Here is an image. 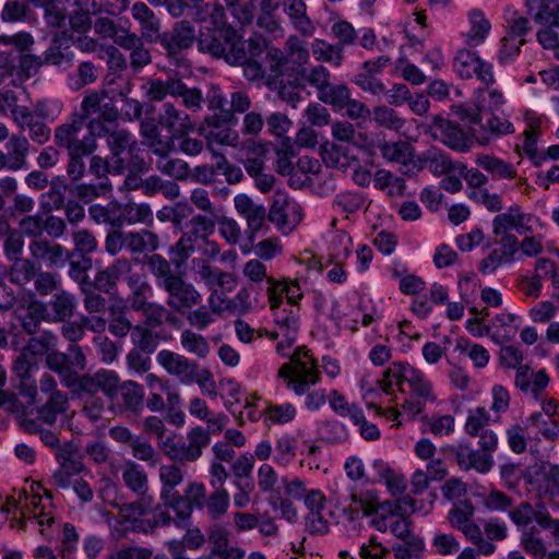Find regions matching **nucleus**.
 <instances>
[{
    "label": "nucleus",
    "mask_w": 559,
    "mask_h": 559,
    "mask_svg": "<svg viewBox=\"0 0 559 559\" xmlns=\"http://www.w3.org/2000/svg\"><path fill=\"white\" fill-rule=\"evenodd\" d=\"M388 376L408 384L409 396L405 400L402 408L409 419L423 413L428 402L432 403L437 400L431 381L421 370L408 364L393 362L388 368Z\"/></svg>",
    "instance_id": "1"
},
{
    "label": "nucleus",
    "mask_w": 559,
    "mask_h": 559,
    "mask_svg": "<svg viewBox=\"0 0 559 559\" xmlns=\"http://www.w3.org/2000/svg\"><path fill=\"white\" fill-rule=\"evenodd\" d=\"M277 377L283 379L287 389L297 395H304L310 386L321 380V372L313 354L305 346L297 347L288 362L281 366Z\"/></svg>",
    "instance_id": "2"
},
{
    "label": "nucleus",
    "mask_w": 559,
    "mask_h": 559,
    "mask_svg": "<svg viewBox=\"0 0 559 559\" xmlns=\"http://www.w3.org/2000/svg\"><path fill=\"white\" fill-rule=\"evenodd\" d=\"M211 438L204 427L195 426L186 436V440H176V435L160 444V451L171 461L181 464L195 463L203 455V450L210 444Z\"/></svg>",
    "instance_id": "3"
},
{
    "label": "nucleus",
    "mask_w": 559,
    "mask_h": 559,
    "mask_svg": "<svg viewBox=\"0 0 559 559\" xmlns=\"http://www.w3.org/2000/svg\"><path fill=\"white\" fill-rule=\"evenodd\" d=\"M157 364L171 377L178 378L182 383H197L205 386L213 382L212 373L206 368H200L199 364L183 354L170 349H162L156 356Z\"/></svg>",
    "instance_id": "4"
},
{
    "label": "nucleus",
    "mask_w": 559,
    "mask_h": 559,
    "mask_svg": "<svg viewBox=\"0 0 559 559\" xmlns=\"http://www.w3.org/2000/svg\"><path fill=\"white\" fill-rule=\"evenodd\" d=\"M524 479L543 507L544 502H548L559 508V465L542 463L527 471Z\"/></svg>",
    "instance_id": "5"
},
{
    "label": "nucleus",
    "mask_w": 559,
    "mask_h": 559,
    "mask_svg": "<svg viewBox=\"0 0 559 559\" xmlns=\"http://www.w3.org/2000/svg\"><path fill=\"white\" fill-rule=\"evenodd\" d=\"M271 223L283 234L292 233L302 219V209L285 192L276 191L267 214Z\"/></svg>",
    "instance_id": "6"
},
{
    "label": "nucleus",
    "mask_w": 559,
    "mask_h": 559,
    "mask_svg": "<svg viewBox=\"0 0 559 559\" xmlns=\"http://www.w3.org/2000/svg\"><path fill=\"white\" fill-rule=\"evenodd\" d=\"M535 225L543 226L533 214L525 213L520 205L513 204L493 218L492 230L497 236H510L509 233L512 230L519 235H526L535 233Z\"/></svg>",
    "instance_id": "7"
},
{
    "label": "nucleus",
    "mask_w": 559,
    "mask_h": 559,
    "mask_svg": "<svg viewBox=\"0 0 559 559\" xmlns=\"http://www.w3.org/2000/svg\"><path fill=\"white\" fill-rule=\"evenodd\" d=\"M428 132L435 140L457 152H467L472 148L473 140L454 123L439 115L435 116L427 127Z\"/></svg>",
    "instance_id": "8"
},
{
    "label": "nucleus",
    "mask_w": 559,
    "mask_h": 559,
    "mask_svg": "<svg viewBox=\"0 0 559 559\" xmlns=\"http://www.w3.org/2000/svg\"><path fill=\"white\" fill-rule=\"evenodd\" d=\"M162 288L167 293V306L179 313L191 310L200 304L202 298L199 290L179 275L170 278Z\"/></svg>",
    "instance_id": "9"
},
{
    "label": "nucleus",
    "mask_w": 559,
    "mask_h": 559,
    "mask_svg": "<svg viewBox=\"0 0 559 559\" xmlns=\"http://www.w3.org/2000/svg\"><path fill=\"white\" fill-rule=\"evenodd\" d=\"M151 296V285L131 290L128 297L130 307L134 311L141 312L148 322L155 325H160L165 321L173 323L175 320L174 314L163 305L150 301Z\"/></svg>",
    "instance_id": "10"
},
{
    "label": "nucleus",
    "mask_w": 559,
    "mask_h": 559,
    "mask_svg": "<svg viewBox=\"0 0 559 559\" xmlns=\"http://www.w3.org/2000/svg\"><path fill=\"white\" fill-rule=\"evenodd\" d=\"M84 119L76 117L72 121L59 126L55 131V143L66 147L68 153L82 152L94 153L96 143L93 139H80L79 135L83 130Z\"/></svg>",
    "instance_id": "11"
},
{
    "label": "nucleus",
    "mask_w": 559,
    "mask_h": 559,
    "mask_svg": "<svg viewBox=\"0 0 559 559\" xmlns=\"http://www.w3.org/2000/svg\"><path fill=\"white\" fill-rule=\"evenodd\" d=\"M236 212L245 218L248 239L252 242L263 228H266V210L255 203L248 194L239 193L234 197Z\"/></svg>",
    "instance_id": "12"
},
{
    "label": "nucleus",
    "mask_w": 559,
    "mask_h": 559,
    "mask_svg": "<svg viewBox=\"0 0 559 559\" xmlns=\"http://www.w3.org/2000/svg\"><path fill=\"white\" fill-rule=\"evenodd\" d=\"M192 271L202 281L209 290L231 292L237 284V277L233 272L223 271L212 266L204 259H193L191 261Z\"/></svg>",
    "instance_id": "13"
},
{
    "label": "nucleus",
    "mask_w": 559,
    "mask_h": 559,
    "mask_svg": "<svg viewBox=\"0 0 559 559\" xmlns=\"http://www.w3.org/2000/svg\"><path fill=\"white\" fill-rule=\"evenodd\" d=\"M158 124L170 134L167 139L174 142L176 136L190 133L195 129L191 117L173 103L163 105L158 112Z\"/></svg>",
    "instance_id": "14"
},
{
    "label": "nucleus",
    "mask_w": 559,
    "mask_h": 559,
    "mask_svg": "<svg viewBox=\"0 0 559 559\" xmlns=\"http://www.w3.org/2000/svg\"><path fill=\"white\" fill-rule=\"evenodd\" d=\"M472 121L479 124L478 128L473 129V136L483 146L490 144L500 136L515 132V128L509 119L495 114L483 122L478 112Z\"/></svg>",
    "instance_id": "15"
},
{
    "label": "nucleus",
    "mask_w": 559,
    "mask_h": 559,
    "mask_svg": "<svg viewBox=\"0 0 559 559\" xmlns=\"http://www.w3.org/2000/svg\"><path fill=\"white\" fill-rule=\"evenodd\" d=\"M28 250L34 261L48 267H61L70 257L63 246L44 238L32 240Z\"/></svg>",
    "instance_id": "16"
},
{
    "label": "nucleus",
    "mask_w": 559,
    "mask_h": 559,
    "mask_svg": "<svg viewBox=\"0 0 559 559\" xmlns=\"http://www.w3.org/2000/svg\"><path fill=\"white\" fill-rule=\"evenodd\" d=\"M81 111L83 119L97 116L100 120L114 122L119 117L112 100L108 98L107 92L104 90L87 94L81 103Z\"/></svg>",
    "instance_id": "17"
},
{
    "label": "nucleus",
    "mask_w": 559,
    "mask_h": 559,
    "mask_svg": "<svg viewBox=\"0 0 559 559\" xmlns=\"http://www.w3.org/2000/svg\"><path fill=\"white\" fill-rule=\"evenodd\" d=\"M284 62L288 76L300 75L305 73L306 66L310 62V52L308 43L296 35H290L285 44Z\"/></svg>",
    "instance_id": "18"
},
{
    "label": "nucleus",
    "mask_w": 559,
    "mask_h": 559,
    "mask_svg": "<svg viewBox=\"0 0 559 559\" xmlns=\"http://www.w3.org/2000/svg\"><path fill=\"white\" fill-rule=\"evenodd\" d=\"M206 537L212 545L211 551L207 554L210 559H243L246 551L237 546H229V533L221 524L214 523L209 526Z\"/></svg>",
    "instance_id": "19"
},
{
    "label": "nucleus",
    "mask_w": 559,
    "mask_h": 559,
    "mask_svg": "<svg viewBox=\"0 0 559 559\" xmlns=\"http://www.w3.org/2000/svg\"><path fill=\"white\" fill-rule=\"evenodd\" d=\"M382 507H386L388 512L392 515H400L390 525L392 534L401 539L409 538L412 534L411 522L406 515L415 511L416 500L411 496H404L392 503L386 502Z\"/></svg>",
    "instance_id": "20"
},
{
    "label": "nucleus",
    "mask_w": 559,
    "mask_h": 559,
    "mask_svg": "<svg viewBox=\"0 0 559 559\" xmlns=\"http://www.w3.org/2000/svg\"><path fill=\"white\" fill-rule=\"evenodd\" d=\"M511 522L520 530L530 528L533 521H536L539 527L550 530L548 520H555L550 513L543 507V510H535L528 501H522L509 511Z\"/></svg>",
    "instance_id": "21"
},
{
    "label": "nucleus",
    "mask_w": 559,
    "mask_h": 559,
    "mask_svg": "<svg viewBox=\"0 0 559 559\" xmlns=\"http://www.w3.org/2000/svg\"><path fill=\"white\" fill-rule=\"evenodd\" d=\"M455 459L460 468L464 471L475 469L486 474L493 466L492 455L475 450L467 443H460L455 449Z\"/></svg>",
    "instance_id": "22"
},
{
    "label": "nucleus",
    "mask_w": 559,
    "mask_h": 559,
    "mask_svg": "<svg viewBox=\"0 0 559 559\" xmlns=\"http://www.w3.org/2000/svg\"><path fill=\"white\" fill-rule=\"evenodd\" d=\"M491 31V23L480 9L467 12V26L463 33L464 43L469 48L483 45Z\"/></svg>",
    "instance_id": "23"
},
{
    "label": "nucleus",
    "mask_w": 559,
    "mask_h": 559,
    "mask_svg": "<svg viewBox=\"0 0 559 559\" xmlns=\"http://www.w3.org/2000/svg\"><path fill=\"white\" fill-rule=\"evenodd\" d=\"M549 377L544 369L534 371L528 366L518 368L514 377V385L523 393H531L538 399L548 386Z\"/></svg>",
    "instance_id": "24"
},
{
    "label": "nucleus",
    "mask_w": 559,
    "mask_h": 559,
    "mask_svg": "<svg viewBox=\"0 0 559 559\" xmlns=\"http://www.w3.org/2000/svg\"><path fill=\"white\" fill-rule=\"evenodd\" d=\"M175 150V142H171L169 148L163 153H153L152 155L155 159L154 162L155 168L176 180H186L191 173L189 164L182 158L170 157L171 152Z\"/></svg>",
    "instance_id": "25"
},
{
    "label": "nucleus",
    "mask_w": 559,
    "mask_h": 559,
    "mask_svg": "<svg viewBox=\"0 0 559 559\" xmlns=\"http://www.w3.org/2000/svg\"><path fill=\"white\" fill-rule=\"evenodd\" d=\"M204 122L211 127L205 134L206 145L210 150L214 145L238 147L240 145V134L238 130L228 124L218 123L214 117L205 118Z\"/></svg>",
    "instance_id": "26"
},
{
    "label": "nucleus",
    "mask_w": 559,
    "mask_h": 559,
    "mask_svg": "<svg viewBox=\"0 0 559 559\" xmlns=\"http://www.w3.org/2000/svg\"><path fill=\"white\" fill-rule=\"evenodd\" d=\"M29 298H33V294H29ZM46 312L45 304L35 299H31L27 304L21 302L15 310L22 329L31 335L39 330L40 322L45 319Z\"/></svg>",
    "instance_id": "27"
},
{
    "label": "nucleus",
    "mask_w": 559,
    "mask_h": 559,
    "mask_svg": "<svg viewBox=\"0 0 559 559\" xmlns=\"http://www.w3.org/2000/svg\"><path fill=\"white\" fill-rule=\"evenodd\" d=\"M195 40L194 26L189 21H179L173 31L164 36V44L169 53L188 49Z\"/></svg>",
    "instance_id": "28"
},
{
    "label": "nucleus",
    "mask_w": 559,
    "mask_h": 559,
    "mask_svg": "<svg viewBox=\"0 0 559 559\" xmlns=\"http://www.w3.org/2000/svg\"><path fill=\"white\" fill-rule=\"evenodd\" d=\"M158 118H145L140 122V134L143 144L148 148L150 153H163L169 148L173 140L164 139L159 130Z\"/></svg>",
    "instance_id": "29"
},
{
    "label": "nucleus",
    "mask_w": 559,
    "mask_h": 559,
    "mask_svg": "<svg viewBox=\"0 0 559 559\" xmlns=\"http://www.w3.org/2000/svg\"><path fill=\"white\" fill-rule=\"evenodd\" d=\"M378 147L381 156L390 163L407 166L414 160L415 148L407 141H384Z\"/></svg>",
    "instance_id": "30"
},
{
    "label": "nucleus",
    "mask_w": 559,
    "mask_h": 559,
    "mask_svg": "<svg viewBox=\"0 0 559 559\" xmlns=\"http://www.w3.org/2000/svg\"><path fill=\"white\" fill-rule=\"evenodd\" d=\"M423 167L427 168L435 176L450 175L457 173L459 164L443 151L429 150L420 158Z\"/></svg>",
    "instance_id": "31"
},
{
    "label": "nucleus",
    "mask_w": 559,
    "mask_h": 559,
    "mask_svg": "<svg viewBox=\"0 0 559 559\" xmlns=\"http://www.w3.org/2000/svg\"><path fill=\"white\" fill-rule=\"evenodd\" d=\"M132 16L140 23L142 38L153 41L159 32V21L144 3L135 2L131 8Z\"/></svg>",
    "instance_id": "32"
},
{
    "label": "nucleus",
    "mask_w": 559,
    "mask_h": 559,
    "mask_svg": "<svg viewBox=\"0 0 559 559\" xmlns=\"http://www.w3.org/2000/svg\"><path fill=\"white\" fill-rule=\"evenodd\" d=\"M124 485L140 498L148 495V477L146 472L134 462H127L122 468Z\"/></svg>",
    "instance_id": "33"
},
{
    "label": "nucleus",
    "mask_w": 559,
    "mask_h": 559,
    "mask_svg": "<svg viewBox=\"0 0 559 559\" xmlns=\"http://www.w3.org/2000/svg\"><path fill=\"white\" fill-rule=\"evenodd\" d=\"M57 459L60 461V466L53 472L50 481L53 486L66 489L71 485V477L83 472L84 464L61 452L57 454Z\"/></svg>",
    "instance_id": "34"
},
{
    "label": "nucleus",
    "mask_w": 559,
    "mask_h": 559,
    "mask_svg": "<svg viewBox=\"0 0 559 559\" xmlns=\"http://www.w3.org/2000/svg\"><path fill=\"white\" fill-rule=\"evenodd\" d=\"M41 502V497L37 495L26 498L24 506L25 511L23 510L22 514L23 516H27L28 520L33 519L40 527V534L49 538L50 535L46 532L45 526L49 527L53 523V516L50 511H46V508Z\"/></svg>",
    "instance_id": "35"
},
{
    "label": "nucleus",
    "mask_w": 559,
    "mask_h": 559,
    "mask_svg": "<svg viewBox=\"0 0 559 559\" xmlns=\"http://www.w3.org/2000/svg\"><path fill=\"white\" fill-rule=\"evenodd\" d=\"M310 47L317 61L332 63L335 67L342 66L344 61V49L342 45L331 44L324 39L316 38Z\"/></svg>",
    "instance_id": "36"
},
{
    "label": "nucleus",
    "mask_w": 559,
    "mask_h": 559,
    "mask_svg": "<svg viewBox=\"0 0 559 559\" xmlns=\"http://www.w3.org/2000/svg\"><path fill=\"white\" fill-rule=\"evenodd\" d=\"M475 163L484 170L490 173L493 178L511 180L516 177V169L514 166L496 156L478 154Z\"/></svg>",
    "instance_id": "37"
},
{
    "label": "nucleus",
    "mask_w": 559,
    "mask_h": 559,
    "mask_svg": "<svg viewBox=\"0 0 559 559\" xmlns=\"http://www.w3.org/2000/svg\"><path fill=\"white\" fill-rule=\"evenodd\" d=\"M179 341L181 348L197 358L205 359L211 353V346L206 337L191 329L182 330Z\"/></svg>",
    "instance_id": "38"
},
{
    "label": "nucleus",
    "mask_w": 559,
    "mask_h": 559,
    "mask_svg": "<svg viewBox=\"0 0 559 559\" xmlns=\"http://www.w3.org/2000/svg\"><path fill=\"white\" fill-rule=\"evenodd\" d=\"M7 150L5 155L10 163V170L16 171L24 168L29 151L28 140L24 135L12 134L7 143Z\"/></svg>",
    "instance_id": "39"
},
{
    "label": "nucleus",
    "mask_w": 559,
    "mask_h": 559,
    "mask_svg": "<svg viewBox=\"0 0 559 559\" xmlns=\"http://www.w3.org/2000/svg\"><path fill=\"white\" fill-rule=\"evenodd\" d=\"M242 276L250 288L261 289L263 284L272 276L267 265L258 258L249 259L241 270Z\"/></svg>",
    "instance_id": "40"
},
{
    "label": "nucleus",
    "mask_w": 559,
    "mask_h": 559,
    "mask_svg": "<svg viewBox=\"0 0 559 559\" xmlns=\"http://www.w3.org/2000/svg\"><path fill=\"white\" fill-rule=\"evenodd\" d=\"M38 271L39 269L36 266V261L28 258H21L11 262L9 277L11 283L25 286L35 278Z\"/></svg>",
    "instance_id": "41"
},
{
    "label": "nucleus",
    "mask_w": 559,
    "mask_h": 559,
    "mask_svg": "<svg viewBox=\"0 0 559 559\" xmlns=\"http://www.w3.org/2000/svg\"><path fill=\"white\" fill-rule=\"evenodd\" d=\"M374 188L386 191L390 197H402L406 189L405 180L386 169H379L373 176Z\"/></svg>",
    "instance_id": "42"
},
{
    "label": "nucleus",
    "mask_w": 559,
    "mask_h": 559,
    "mask_svg": "<svg viewBox=\"0 0 559 559\" xmlns=\"http://www.w3.org/2000/svg\"><path fill=\"white\" fill-rule=\"evenodd\" d=\"M330 407L341 417H348L354 425H358L364 419L362 411L347 399L334 390L329 395Z\"/></svg>",
    "instance_id": "43"
},
{
    "label": "nucleus",
    "mask_w": 559,
    "mask_h": 559,
    "mask_svg": "<svg viewBox=\"0 0 559 559\" xmlns=\"http://www.w3.org/2000/svg\"><path fill=\"white\" fill-rule=\"evenodd\" d=\"M299 331V314L290 310L277 318L275 330L271 333L273 338H287V344L295 343Z\"/></svg>",
    "instance_id": "44"
},
{
    "label": "nucleus",
    "mask_w": 559,
    "mask_h": 559,
    "mask_svg": "<svg viewBox=\"0 0 559 559\" xmlns=\"http://www.w3.org/2000/svg\"><path fill=\"white\" fill-rule=\"evenodd\" d=\"M520 545L532 557L542 559L547 555V544L536 526L522 531Z\"/></svg>",
    "instance_id": "45"
},
{
    "label": "nucleus",
    "mask_w": 559,
    "mask_h": 559,
    "mask_svg": "<svg viewBox=\"0 0 559 559\" xmlns=\"http://www.w3.org/2000/svg\"><path fill=\"white\" fill-rule=\"evenodd\" d=\"M263 69L267 81H274L284 75L288 76L282 49L274 46L266 47Z\"/></svg>",
    "instance_id": "46"
},
{
    "label": "nucleus",
    "mask_w": 559,
    "mask_h": 559,
    "mask_svg": "<svg viewBox=\"0 0 559 559\" xmlns=\"http://www.w3.org/2000/svg\"><path fill=\"white\" fill-rule=\"evenodd\" d=\"M180 87V79L170 78L166 81L152 79L146 83V95L155 102H162L167 96L176 97Z\"/></svg>",
    "instance_id": "47"
},
{
    "label": "nucleus",
    "mask_w": 559,
    "mask_h": 559,
    "mask_svg": "<svg viewBox=\"0 0 559 559\" xmlns=\"http://www.w3.org/2000/svg\"><path fill=\"white\" fill-rule=\"evenodd\" d=\"M460 532L475 546L473 548L477 554L489 557L496 551V545L484 537L480 526L474 521L464 525Z\"/></svg>",
    "instance_id": "48"
},
{
    "label": "nucleus",
    "mask_w": 559,
    "mask_h": 559,
    "mask_svg": "<svg viewBox=\"0 0 559 559\" xmlns=\"http://www.w3.org/2000/svg\"><path fill=\"white\" fill-rule=\"evenodd\" d=\"M126 245L131 252L140 253L155 251L159 246V240L156 234L150 230H142L127 234Z\"/></svg>",
    "instance_id": "49"
},
{
    "label": "nucleus",
    "mask_w": 559,
    "mask_h": 559,
    "mask_svg": "<svg viewBox=\"0 0 559 559\" xmlns=\"http://www.w3.org/2000/svg\"><path fill=\"white\" fill-rule=\"evenodd\" d=\"M158 478L162 484L160 497H165L183 481V472L174 461L159 466Z\"/></svg>",
    "instance_id": "50"
},
{
    "label": "nucleus",
    "mask_w": 559,
    "mask_h": 559,
    "mask_svg": "<svg viewBox=\"0 0 559 559\" xmlns=\"http://www.w3.org/2000/svg\"><path fill=\"white\" fill-rule=\"evenodd\" d=\"M455 349L461 355H466L476 368H485L490 360V354L487 348L480 344H473L465 338L456 341Z\"/></svg>",
    "instance_id": "51"
},
{
    "label": "nucleus",
    "mask_w": 559,
    "mask_h": 559,
    "mask_svg": "<svg viewBox=\"0 0 559 559\" xmlns=\"http://www.w3.org/2000/svg\"><path fill=\"white\" fill-rule=\"evenodd\" d=\"M265 419L273 425H285L293 421L297 415V408L292 403H270L265 409Z\"/></svg>",
    "instance_id": "52"
},
{
    "label": "nucleus",
    "mask_w": 559,
    "mask_h": 559,
    "mask_svg": "<svg viewBox=\"0 0 559 559\" xmlns=\"http://www.w3.org/2000/svg\"><path fill=\"white\" fill-rule=\"evenodd\" d=\"M491 417L489 412L483 407L478 406L474 409L468 411L464 430L471 437H476L480 435L484 430L488 429Z\"/></svg>",
    "instance_id": "53"
},
{
    "label": "nucleus",
    "mask_w": 559,
    "mask_h": 559,
    "mask_svg": "<svg viewBox=\"0 0 559 559\" xmlns=\"http://www.w3.org/2000/svg\"><path fill=\"white\" fill-rule=\"evenodd\" d=\"M475 508L468 500H462L454 503L448 513V521L450 525L461 531L464 525L471 523L474 519Z\"/></svg>",
    "instance_id": "54"
},
{
    "label": "nucleus",
    "mask_w": 559,
    "mask_h": 559,
    "mask_svg": "<svg viewBox=\"0 0 559 559\" xmlns=\"http://www.w3.org/2000/svg\"><path fill=\"white\" fill-rule=\"evenodd\" d=\"M49 305L55 314V321L62 322L73 316L76 302L73 295L61 292L53 296Z\"/></svg>",
    "instance_id": "55"
},
{
    "label": "nucleus",
    "mask_w": 559,
    "mask_h": 559,
    "mask_svg": "<svg viewBox=\"0 0 559 559\" xmlns=\"http://www.w3.org/2000/svg\"><path fill=\"white\" fill-rule=\"evenodd\" d=\"M123 153H117V155L111 154V158L109 160L111 174H122L127 170H145L146 164L142 158L133 155V148L128 151V155L130 158L122 156Z\"/></svg>",
    "instance_id": "56"
},
{
    "label": "nucleus",
    "mask_w": 559,
    "mask_h": 559,
    "mask_svg": "<svg viewBox=\"0 0 559 559\" xmlns=\"http://www.w3.org/2000/svg\"><path fill=\"white\" fill-rule=\"evenodd\" d=\"M68 397L67 394L57 391L50 395L49 401L40 408V418L51 425L56 421L57 415L67 411Z\"/></svg>",
    "instance_id": "57"
},
{
    "label": "nucleus",
    "mask_w": 559,
    "mask_h": 559,
    "mask_svg": "<svg viewBox=\"0 0 559 559\" xmlns=\"http://www.w3.org/2000/svg\"><path fill=\"white\" fill-rule=\"evenodd\" d=\"M204 507L213 520H218L227 513L229 507V493L227 489H213L206 498Z\"/></svg>",
    "instance_id": "58"
},
{
    "label": "nucleus",
    "mask_w": 559,
    "mask_h": 559,
    "mask_svg": "<svg viewBox=\"0 0 559 559\" xmlns=\"http://www.w3.org/2000/svg\"><path fill=\"white\" fill-rule=\"evenodd\" d=\"M231 33V29H223L215 33L211 38H200V49L215 58H223Z\"/></svg>",
    "instance_id": "59"
},
{
    "label": "nucleus",
    "mask_w": 559,
    "mask_h": 559,
    "mask_svg": "<svg viewBox=\"0 0 559 559\" xmlns=\"http://www.w3.org/2000/svg\"><path fill=\"white\" fill-rule=\"evenodd\" d=\"M229 36L223 58L231 66H240L247 61L250 53L246 50V43L234 31Z\"/></svg>",
    "instance_id": "60"
},
{
    "label": "nucleus",
    "mask_w": 559,
    "mask_h": 559,
    "mask_svg": "<svg viewBox=\"0 0 559 559\" xmlns=\"http://www.w3.org/2000/svg\"><path fill=\"white\" fill-rule=\"evenodd\" d=\"M479 55L467 48L459 49L453 59L454 72L463 80H471V72Z\"/></svg>",
    "instance_id": "61"
},
{
    "label": "nucleus",
    "mask_w": 559,
    "mask_h": 559,
    "mask_svg": "<svg viewBox=\"0 0 559 559\" xmlns=\"http://www.w3.org/2000/svg\"><path fill=\"white\" fill-rule=\"evenodd\" d=\"M66 189L63 179L55 177L49 183V190L43 195V207L49 211L63 207Z\"/></svg>",
    "instance_id": "62"
},
{
    "label": "nucleus",
    "mask_w": 559,
    "mask_h": 559,
    "mask_svg": "<svg viewBox=\"0 0 559 559\" xmlns=\"http://www.w3.org/2000/svg\"><path fill=\"white\" fill-rule=\"evenodd\" d=\"M300 75H302L305 81L317 91L318 98L331 83V73L328 68L322 64H316L308 71L306 69L305 73H301Z\"/></svg>",
    "instance_id": "63"
},
{
    "label": "nucleus",
    "mask_w": 559,
    "mask_h": 559,
    "mask_svg": "<svg viewBox=\"0 0 559 559\" xmlns=\"http://www.w3.org/2000/svg\"><path fill=\"white\" fill-rule=\"evenodd\" d=\"M534 271L542 283L548 280L552 288L559 290V262L550 258H538L535 261Z\"/></svg>",
    "instance_id": "64"
}]
</instances>
